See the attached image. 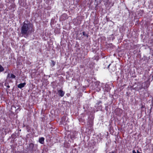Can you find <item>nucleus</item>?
Listing matches in <instances>:
<instances>
[{
  "mask_svg": "<svg viewBox=\"0 0 153 153\" xmlns=\"http://www.w3.org/2000/svg\"><path fill=\"white\" fill-rule=\"evenodd\" d=\"M33 25L30 23L23 24L21 27V33L25 37H27L33 31Z\"/></svg>",
  "mask_w": 153,
  "mask_h": 153,
  "instance_id": "obj_1",
  "label": "nucleus"
},
{
  "mask_svg": "<svg viewBox=\"0 0 153 153\" xmlns=\"http://www.w3.org/2000/svg\"><path fill=\"white\" fill-rule=\"evenodd\" d=\"M57 92L59 96L62 97L65 94L64 91H63L62 90H57Z\"/></svg>",
  "mask_w": 153,
  "mask_h": 153,
  "instance_id": "obj_2",
  "label": "nucleus"
},
{
  "mask_svg": "<svg viewBox=\"0 0 153 153\" xmlns=\"http://www.w3.org/2000/svg\"><path fill=\"white\" fill-rule=\"evenodd\" d=\"M143 88L144 89H145V87H143V85H142L140 84H139V85H138L137 87L135 88V89L137 91L140 90L141 89Z\"/></svg>",
  "mask_w": 153,
  "mask_h": 153,
  "instance_id": "obj_3",
  "label": "nucleus"
},
{
  "mask_svg": "<svg viewBox=\"0 0 153 153\" xmlns=\"http://www.w3.org/2000/svg\"><path fill=\"white\" fill-rule=\"evenodd\" d=\"M26 83L25 82L20 83L18 85V87L20 88H22L24 87Z\"/></svg>",
  "mask_w": 153,
  "mask_h": 153,
  "instance_id": "obj_4",
  "label": "nucleus"
},
{
  "mask_svg": "<svg viewBox=\"0 0 153 153\" xmlns=\"http://www.w3.org/2000/svg\"><path fill=\"white\" fill-rule=\"evenodd\" d=\"M16 77V76L13 74H8L7 76V78H15Z\"/></svg>",
  "mask_w": 153,
  "mask_h": 153,
  "instance_id": "obj_5",
  "label": "nucleus"
},
{
  "mask_svg": "<svg viewBox=\"0 0 153 153\" xmlns=\"http://www.w3.org/2000/svg\"><path fill=\"white\" fill-rule=\"evenodd\" d=\"M29 147L31 150L33 151L34 147V144L33 143H30L29 144Z\"/></svg>",
  "mask_w": 153,
  "mask_h": 153,
  "instance_id": "obj_6",
  "label": "nucleus"
},
{
  "mask_svg": "<svg viewBox=\"0 0 153 153\" xmlns=\"http://www.w3.org/2000/svg\"><path fill=\"white\" fill-rule=\"evenodd\" d=\"M44 138L43 137L40 138L39 139V142L42 144H43L44 142Z\"/></svg>",
  "mask_w": 153,
  "mask_h": 153,
  "instance_id": "obj_7",
  "label": "nucleus"
},
{
  "mask_svg": "<svg viewBox=\"0 0 153 153\" xmlns=\"http://www.w3.org/2000/svg\"><path fill=\"white\" fill-rule=\"evenodd\" d=\"M51 65L52 67H53L54 65H55L56 62L53 60H51Z\"/></svg>",
  "mask_w": 153,
  "mask_h": 153,
  "instance_id": "obj_8",
  "label": "nucleus"
},
{
  "mask_svg": "<svg viewBox=\"0 0 153 153\" xmlns=\"http://www.w3.org/2000/svg\"><path fill=\"white\" fill-rule=\"evenodd\" d=\"M4 69L3 67L0 64V72L4 71Z\"/></svg>",
  "mask_w": 153,
  "mask_h": 153,
  "instance_id": "obj_9",
  "label": "nucleus"
},
{
  "mask_svg": "<svg viewBox=\"0 0 153 153\" xmlns=\"http://www.w3.org/2000/svg\"><path fill=\"white\" fill-rule=\"evenodd\" d=\"M4 85L6 86L8 88H10V86L9 85L8 83H5L4 84Z\"/></svg>",
  "mask_w": 153,
  "mask_h": 153,
  "instance_id": "obj_10",
  "label": "nucleus"
},
{
  "mask_svg": "<svg viewBox=\"0 0 153 153\" xmlns=\"http://www.w3.org/2000/svg\"><path fill=\"white\" fill-rule=\"evenodd\" d=\"M82 34L83 36H86L87 37H88V35L87 34H86L85 32H82Z\"/></svg>",
  "mask_w": 153,
  "mask_h": 153,
  "instance_id": "obj_11",
  "label": "nucleus"
},
{
  "mask_svg": "<svg viewBox=\"0 0 153 153\" xmlns=\"http://www.w3.org/2000/svg\"><path fill=\"white\" fill-rule=\"evenodd\" d=\"M102 103V101H101L100 100V101H98V102H97V104H98V105H99V104L100 103Z\"/></svg>",
  "mask_w": 153,
  "mask_h": 153,
  "instance_id": "obj_12",
  "label": "nucleus"
},
{
  "mask_svg": "<svg viewBox=\"0 0 153 153\" xmlns=\"http://www.w3.org/2000/svg\"><path fill=\"white\" fill-rule=\"evenodd\" d=\"M132 152L133 153H137L134 150H133Z\"/></svg>",
  "mask_w": 153,
  "mask_h": 153,
  "instance_id": "obj_13",
  "label": "nucleus"
},
{
  "mask_svg": "<svg viewBox=\"0 0 153 153\" xmlns=\"http://www.w3.org/2000/svg\"><path fill=\"white\" fill-rule=\"evenodd\" d=\"M137 153H141V152H139V151H138V150H137Z\"/></svg>",
  "mask_w": 153,
  "mask_h": 153,
  "instance_id": "obj_14",
  "label": "nucleus"
},
{
  "mask_svg": "<svg viewBox=\"0 0 153 153\" xmlns=\"http://www.w3.org/2000/svg\"><path fill=\"white\" fill-rule=\"evenodd\" d=\"M109 153H114V151H112L111 152H110Z\"/></svg>",
  "mask_w": 153,
  "mask_h": 153,
  "instance_id": "obj_15",
  "label": "nucleus"
},
{
  "mask_svg": "<svg viewBox=\"0 0 153 153\" xmlns=\"http://www.w3.org/2000/svg\"><path fill=\"white\" fill-rule=\"evenodd\" d=\"M110 64H109V65L108 66V68H109V66H110Z\"/></svg>",
  "mask_w": 153,
  "mask_h": 153,
  "instance_id": "obj_16",
  "label": "nucleus"
},
{
  "mask_svg": "<svg viewBox=\"0 0 153 153\" xmlns=\"http://www.w3.org/2000/svg\"><path fill=\"white\" fill-rule=\"evenodd\" d=\"M152 79L153 80V75L152 76Z\"/></svg>",
  "mask_w": 153,
  "mask_h": 153,
  "instance_id": "obj_17",
  "label": "nucleus"
},
{
  "mask_svg": "<svg viewBox=\"0 0 153 153\" xmlns=\"http://www.w3.org/2000/svg\"><path fill=\"white\" fill-rule=\"evenodd\" d=\"M66 16V15H65V14H64V15H63V16Z\"/></svg>",
  "mask_w": 153,
  "mask_h": 153,
  "instance_id": "obj_18",
  "label": "nucleus"
},
{
  "mask_svg": "<svg viewBox=\"0 0 153 153\" xmlns=\"http://www.w3.org/2000/svg\"><path fill=\"white\" fill-rule=\"evenodd\" d=\"M148 87V86H147V85L146 86V88H147Z\"/></svg>",
  "mask_w": 153,
  "mask_h": 153,
  "instance_id": "obj_19",
  "label": "nucleus"
}]
</instances>
